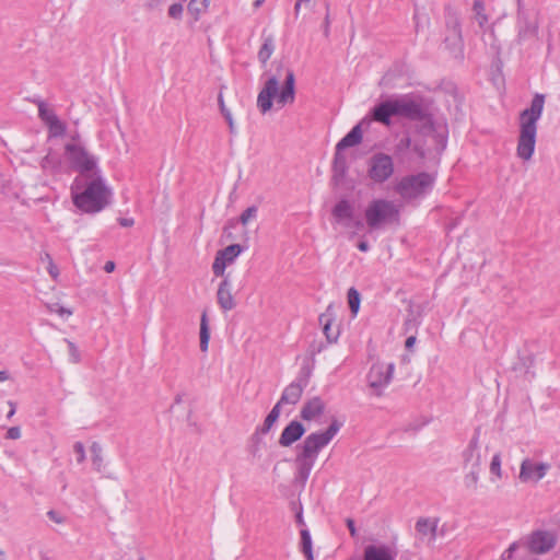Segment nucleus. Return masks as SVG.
Returning a JSON list of instances; mask_svg holds the SVG:
<instances>
[{
    "mask_svg": "<svg viewBox=\"0 0 560 560\" xmlns=\"http://www.w3.org/2000/svg\"><path fill=\"white\" fill-rule=\"evenodd\" d=\"M545 107V95L536 93L530 106L520 114V135L517 139L516 155L523 162L532 160L537 137V122Z\"/></svg>",
    "mask_w": 560,
    "mask_h": 560,
    "instance_id": "nucleus-1",
    "label": "nucleus"
},
{
    "mask_svg": "<svg viewBox=\"0 0 560 560\" xmlns=\"http://www.w3.org/2000/svg\"><path fill=\"white\" fill-rule=\"evenodd\" d=\"M341 428V423L334 419L327 430L314 432L305 438L296 456L299 477L306 481L315 465L318 453L330 443Z\"/></svg>",
    "mask_w": 560,
    "mask_h": 560,
    "instance_id": "nucleus-2",
    "label": "nucleus"
},
{
    "mask_svg": "<svg viewBox=\"0 0 560 560\" xmlns=\"http://www.w3.org/2000/svg\"><path fill=\"white\" fill-rule=\"evenodd\" d=\"M273 98L281 107L294 103L295 75L292 70H287L281 90H279V80L276 75L265 82L257 96V107L261 114L265 115L272 108Z\"/></svg>",
    "mask_w": 560,
    "mask_h": 560,
    "instance_id": "nucleus-3",
    "label": "nucleus"
},
{
    "mask_svg": "<svg viewBox=\"0 0 560 560\" xmlns=\"http://www.w3.org/2000/svg\"><path fill=\"white\" fill-rule=\"evenodd\" d=\"M110 192L101 178L92 179L82 192H73V203L85 213L102 211L109 203Z\"/></svg>",
    "mask_w": 560,
    "mask_h": 560,
    "instance_id": "nucleus-4",
    "label": "nucleus"
},
{
    "mask_svg": "<svg viewBox=\"0 0 560 560\" xmlns=\"http://www.w3.org/2000/svg\"><path fill=\"white\" fill-rule=\"evenodd\" d=\"M370 230H381L386 225L398 222L399 209L394 201L387 199L372 200L364 211Z\"/></svg>",
    "mask_w": 560,
    "mask_h": 560,
    "instance_id": "nucleus-5",
    "label": "nucleus"
},
{
    "mask_svg": "<svg viewBox=\"0 0 560 560\" xmlns=\"http://www.w3.org/2000/svg\"><path fill=\"white\" fill-rule=\"evenodd\" d=\"M433 183V175L421 172L401 178L396 186V191L405 199H415L427 194L432 188Z\"/></svg>",
    "mask_w": 560,
    "mask_h": 560,
    "instance_id": "nucleus-6",
    "label": "nucleus"
},
{
    "mask_svg": "<svg viewBox=\"0 0 560 560\" xmlns=\"http://www.w3.org/2000/svg\"><path fill=\"white\" fill-rule=\"evenodd\" d=\"M65 152L72 167L83 175H93L96 171V158L79 143H67Z\"/></svg>",
    "mask_w": 560,
    "mask_h": 560,
    "instance_id": "nucleus-7",
    "label": "nucleus"
},
{
    "mask_svg": "<svg viewBox=\"0 0 560 560\" xmlns=\"http://www.w3.org/2000/svg\"><path fill=\"white\" fill-rule=\"evenodd\" d=\"M394 114L397 117L409 120H422L425 117V109L420 98L405 94L390 97Z\"/></svg>",
    "mask_w": 560,
    "mask_h": 560,
    "instance_id": "nucleus-8",
    "label": "nucleus"
},
{
    "mask_svg": "<svg viewBox=\"0 0 560 560\" xmlns=\"http://www.w3.org/2000/svg\"><path fill=\"white\" fill-rule=\"evenodd\" d=\"M538 27L537 18L524 11L521 8V1H518L516 22L517 35L515 39L517 45H524L536 40L538 37Z\"/></svg>",
    "mask_w": 560,
    "mask_h": 560,
    "instance_id": "nucleus-9",
    "label": "nucleus"
},
{
    "mask_svg": "<svg viewBox=\"0 0 560 560\" xmlns=\"http://www.w3.org/2000/svg\"><path fill=\"white\" fill-rule=\"evenodd\" d=\"M550 464L534 457H526L520 466L518 479L523 483H538L549 471Z\"/></svg>",
    "mask_w": 560,
    "mask_h": 560,
    "instance_id": "nucleus-10",
    "label": "nucleus"
},
{
    "mask_svg": "<svg viewBox=\"0 0 560 560\" xmlns=\"http://www.w3.org/2000/svg\"><path fill=\"white\" fill-rule=\"evenodd\" d=\"M369 177L374 182L382 184L389 179L394 174V162L390 155L376 153L370 159Z\"/></svg>",
    "mask_w": 560,
    "mask_h": 560,
    "instance_id": "nucleus-11",
    "label": "nucleus"
},
{
    "mask_svg": "<svg viewBox=\"0 0 560 560\" xmlns=\"http://www.w3.org/2000/svg\"><path fill=\"white\" fill-rule=\"evenodd\" d=\"M394 369V363H375L372 365L368 381L370 387L374 388L377 395H381L382 389L392 381Z\"/></svg>",
    "mask_w": 560,
    "mask_h": 560,
    "instance_id": "nucleus-12",
    "label": "nucleus"
},
{
    "mask_svg": "<svg viewBox=\"0 0 560 560\" xmlns=\"http://www.w3.org/2000/svg\"><path fill=\"white\" fill-rule=\"evenodd\" d=\"M488 453V446L482 450L478 445V435H474L463 452V465L465 469L480 470Z\"/></svg>",
    "mask_w": 560,
    "mask_h": 560,
    "instance_id": "nucleus-13",
    "label": "nucleus"
},
{
    "mask_svg": "<svg viewBox=\"0 0 560 560\" xmlns=\"http://www.w3.org/2000/svg\"><path fill=\"white\" fill-rule=\"evenodd\" d=\"M243 252L240 244H232L219 250L212 264V271L215 277H225V268L232 264Z\"/></svg>",
    "mask_w": 560,
    "mask_h": 560,
    "instance_id": "nucleus-14",
    "label": "nucleus"
},
{
    "mask_svg": "<svg viewBox=\"0 0 560 560\" xmlns=\"http://www.w3.org/2000/svg\"><path fill=\"white\" fill-rule=\"evenodd\" d=\"M308 376H310L308 372H302L292 383H290L284 388L278 404L295 405L300 400L304 388L308 384Z\"/></svg>",
    "mask_w": 560,
    "mask_h": 560,
    "instance_id": "nucleus-15",
    "label": "nucleus"
},
{
    "mask_svg": "<svg viewBox=\"0 0 560 560\" xmlns=\"http://www.w3.org/2000/svg\"><path fill=\"white\" fill-rule=\"evenodd\" d=\"M217 301L220 308L224 312L232 311L236 306V301L232 294V282L229 275L223 277L218 287Z\"/></svg>",
    "mask_w": 560,
    "mask_h": 560,
    "instance_id": "nucleus-16",
    "label": "nucleus"
},
{
    "mask_svg": "<svg viewBox=\"0 0 560 560\" xmlns=\"http://www.w3.org/2000/svg\"><path fill=\"white\" fill-rule=\"evenodd\" d=\"M366 121L364 118L358 125H355L350 132H348L336 145V158H335V168H338L339 165V152L351 147H355L362 141V125Z\"/></svg>",
    "mask_w": 560,
    "mask_h": 560,
    "instance_id": "nucleus-17",
    "label": "nucleus"
},
{
    "mask_svg": "<svg viewBox=\"0 0 560 560\" xmlns=\"http://www.w3.org/2000/svg\"><path fill=\"white\" fill-rule=\"evenodd\" d=\"M556 545L555 536L549 532H535L529 540V549L534 553H546Z\"/></svg>",
    "mask_w": 560,
    "mask_h": 560,
    "instance_id": "nucleus-18",
    "label": "nucleus"
},
{
    "mask_svg": "<svg viewBox=\"0 0 560 560\" xmlns=\"http://www.w3.org/2000/svg\"><path fill=\"white\" fill-rule=\"evenodd\" d=\"M416 530L420 539L431 544L438 536V520L430 517H421L416 523Z\"/></svg>",
    "mask_w": 560,
    "mask_h": 560,
    "instance_id": "nucleus-19",
    "label": "nucleus"
},
{
    "mask_svg": "<svg viewBox=\"0 0 560 560\" xmlns=\"http://www.w3.org/2000/svg\"><path fill=\"white\" fill-rule=\"evenodd\" d=\"M305 433L303 424L296 420L291 421L282 431L279 438V444L283 447L292 445Z\"/></svg>",
    "mask_w": 560,
    "mask_h": 560,
    "instance_id": "nucleus-20",
    "label": "nucleus"
},
{
    "mask_svg": "<svg viewBox=\"0 0 560 560\" xmlns=\"http://www.w3.org/2000/svg\"><path fill=\"white\" fill-rule=\"evenodd\" d=\"M395 116L392 100L387 98L371 109V118L387 127L392 125V117Z\"/></svg>",
    "mask_w": 560,
    "mask_h": 560,
    "instance_id": "nucleus-21",
    "label": "nucleus"
},
{
    "mask_svg": "<svg viewBox=\"0 0 560 560\" xmlns=\"http://www.w3.org/2000/svg\"><path fill=\"white\" fill-rule=\"evenodd\" d=\"M319 324L323 326V331L328 342L337 341L339 337V330L332 329L331 325L335 320V308L332 304H329L326 311L318 317Z\"/></svg>",
    "mask_w": 560,
    "mask_h": 560,
    "instance_id": "nucleus-22",
    "label": "nucleus"
},
{
    "mask_svg": "<svg viewBox=\"0 0 560 560\" xmlns=\"http://www.w3.org/2000/svg\"><path fill=\"white\" fill-rule=\"evenodd\" d=\"M396 552L388 546L370 545L364 549L363 560H395Z\"/></svg>",
    "mask_w": 560,
    "mask_h": 560,
    "instance_id": "nucleus-23",
    "label": "nucleus"
},
{
    "mask_svg": "<svg viewBox=\"0 0 560 560\" xmlns=\"http://www.w3.org/2000/svg\"><path fill=\"white\" fill-rule=\"evenodd\" d=\"M325 402L319 397H313L307 400L301 409V418L311 421L323 415Z\"/></svg>",
    "mask_w": 560,
    "mask_h": 560,
    "instance_id": "nucleus-24",
    "label": "nucleus"
},
{
    "mask_svg": "<svg viewBox=\"0 0 560 560\" xmlns=\"http://www.w3.org/2000/svg\"><path fill=\"white\" fill-rule=\"evenodd\" d=\"M332 215L338 223H341L345 226H350L349 221L353 219V207L348 200H340L334 207Z\"/></svg>",
    "mask_w": 560,
    "mask_h": 560,
    "instance_id": "nucleus-25",
    "label": "nucleus"
},
{
    "mask_svg": "<svg viewBox=\"0 0 560 560\" xmlns=\"http://www.w3.org/2000/svg\"><path fill=\"white\" fill-rule=\"evenodd\" d=\"M275 51V42L272 36H266L264 38V43L258 51V59L261 63H267V61L270 59L271 55Z\"/></svg>",
    "mask_w": 560,
    "mask_h": 560,
    "instance_id": "nucleus-26",
    "label": "nucleus"
},
{
    "mask_svg": "<svg viewBox=\"0 0 560 560\" xmlns=\"http://www.w3.org/2000/svg\"><path fill=\"white\" fill-rule=\"evenodd\" d=\"M33 103L36 104L38 108V117L45 125H47L48 122L58 117L56 113L52 109H50L44 101L34 100Z\"/></svg>",
    "mask_w": 560,
    "mask_h": 560,
    "instance_id": "nucleus-27",
    "label": "nucleus"
},
{
    "mask_svg": "<svg viewBox=\"0 0 560 560\" xmlns=\"http://www.w3.org/2000/svg\"><path fill=\"white\" fill-rule=\"evenodd\" d=\"M301 551L304 553L307 560H314L312 550V538L308 529L303 528L301 530Z\"/></svg>",
    "mask_w": 560,
    "mask_h": 560,
    "instance_id": "nucleus-28",
    "label": "nucleus"
},
{
    "mask_svg": "<svg viewBox=\"0 0 560 560\" xmlns=\"http://www.w3.org/2000/svg\"><path fill=\"white\" fill-rule=\"evenodd\" d=\"M501 453L497 452L492 455L491 462H490V474L492 475L491 481H497L502 478V469H501Z\"/></svg>",
    "mask_w": 560,
    "mask_h": 560,
    "instance_id": "nucleus-29",
    "label": "nucleus"
},
{
    "mask_svg": "<svg viewBox=\"0 0 560 560\" xmlns=\"http://www.w3.org/2000/svg\"><path fill=\"white\" fill-rule=\"evenodd\" d=\"M280 407L281 405L277 402L271 409V411L268 413L260 429L261 433H267L272 428L275 422L278 420L280 416Z\"/></svg>",
    "mask_w": 560,
    "mask_h": 560,
    "instance_id": "nucleus-30",
    "label": "nucleus"
},
{
    "mask_svg": "<svg viewBox=\"0 0 560 560\" xmlns=\"http://www.w3.org/2000/svg\"><path fill=\"white\" fill-rule=\"evenodd\" d=\"M210 334L207 323V315L206 313L201 316V323H200V350L202 352H206L208 350Z\"/></svg>",
    "mask_w": 560,
    "mask_h": 560,
    "instance_id": "nucleus-31",
    "label": "nucleus"
},
{
    "mask_svg": "<svg viewBox=\"0 0 560 560\" xmlns=\"http://www.w3.org/2000/svg\"><path fill=\"white\" fill-rule=\"evenodd\" d=\"M348 304L353 316H355L360 308L361 296L357 289L350 288L348 290Z\"/></svg>",
    "mask_w": 560,
    "mask_h": 560,
    "instance_id": "nucleus-32",
    "label": "nucleus"
},
{
    "mask_svg": "<svg viewBox=\"0 0 560 560\" xmlns=\"http://www.w3.org/2000/svg\"><path fill=\"white\" fill-rule=\"evenodd\" d=\"M474 12H475V19L478 22L479 26L482 28L487 25L489 19L487 14L485 13V4L480 0H476L474 2Z\"/></svg>",
    "mask_w": 560,
    "mask_h": 560,
    "instance_id": "nucleus-33",
    "label": "nucleus"
},
{
    "mask_svg": "<svg viewBox=\"0 0 560 560\" xmlns=\"http://www.w3.org/2000/svg\"><path fill=\"white\" fill-rule=\"evenodd\" d=\"M50 137H62L66 133V125L58 117L47 125Z\"/></svg>",
    "mask_w": 560,
    "mask_h": 560,
    "instance_id": "nucleus-34",
    "label": "nucleus"
},
{
    "mask_svg": "<svg viewBox=\"0 0 560 560\" xmlns=\"http://www.w3.org/2000/svg\"><path fill=\"white\" fill-rule=\"evenodd\" d=\"M209 0H190L188 4L189 12L198 20L199 15L207 10Z\"/></svg>",
    "mask_w": 560,
    "mask_h": 560,
    "instance_id": "nucleus-35",
    "label": "nucleus"
},
{
    "mask_svg": "<svg viewBox=\"0 0 560 560\" xmlns=\"http://www.w3.org/2000/svg\"><path fill=\"white\" fill-rule=\"evenodd\" d=\"M480 470L467 469L464 476V485L469 490H476L478 488Z\"/></svg>",
    "mask_w": 560,
    "mask_h": 560,
    "instance_id": "nucleus-36",
    "label": "nucleus"
},
{
    "mask_svg": "<svg viewBox=\"0 0 560 560\" xmlns=\"http://www.w3.org/2000/svg\"><path fill=\"white\" fill-rule=\"evenodd\" d=\"M101 452H102V447L98 443L94 442L92 445H91V453H92V460H93V464L95 466V468L97 470H101V466H102V455H101Z\"/></svg>",
    "mask_w": 560,
    "mask_h": 560,
    "instance_id": "nucleus-37",
    "label": "nucleus"
},
{
    "mask_svg": "<svg viewBox=\"0 0 560 560\" xmlns=\"http://www.w3.org/2000/svg\"><path fill=\"white\" fill-rule=\"evenodd\" d=\"M411 148V138L410 137H402L395 147V152L397 154H404L406 151L410 150Z\"/></svg>",
    "mask_w": 560,
    "mask_h": 560,
    "instance_id": "nucleus-38",
    "label": "nucleus"
},
{
    "mask_svg": "<svg viewBox=\"0 0 560 560\" xmlns=\"http://www.w3.org/2000/svg\"><path fill=\"white\" fill-rule=\"evenodd\" d=\"M257 214V207L252 206L248 207L240 217V221L243 225H246L252 219H254Z\"/></svg>",
    "mask_w": 560,
    "mask_h": 560,
    "instance_id": "nucleus-39",
    "label": "nucleus"
},
{
    "mask_svg": "<svg viewBox=\"0 0 560 560\" xmlns=\"http://www.w3.org/2000/svg\"><path fill=\"white\" fill-rule=\"evenodd\" d=\"M45 258H47V270H48V273L51 276V278L54 280H57L58 279V276H59V269L58 267L55 265L50 254L48 253H45Z\"/></svg>",
    "mask_w": 560,
    "mask_h": 560,
    "instance_id": "nucleus-40",
    "label": "nucleus"
},
{
    "mask_svg": "<svg viewBox=\"0 0 560 560\" xmlns=\"http://www.w3.org/2000/svg\"><path fill=\"white\" fill-rule=\"evenodd\" d=\"M66 342H67L68 348H69V357H70L71 362H72V363H78V362L80 361V352H79V349H78V348H77V346H75L72 341H70V340L66 339Z\"/></svg>",
    "mask_w": 560,
    "mask_h": 560,
    "instance_id": "nucleus-41",
    "label": "nucleus"
},
{
    "mask_svg": "<svg viewBox=\"0 0 560 560\" xmlns=\"http://www.w3.org/2000/svg\"><path fill=\"white\" fill-rule=\"evenodd\" d=\"M183 11H184V8H183V4L182 3H173L170 8H168V15L172 18V19H180L182 15H183Z\"/></svg>",
    "mask_w": 560,
    "mask_h": 560,
    "instance_id": "nucleus-42",
    "label": "nucleus"
},
{
    "mask_svg": "<svg viewBox=\"0 0 560 560\" xmlns=\"http://www.w3.org/2000/svg\"><path fill=\"white\" fill-rule=\"evenodd\" d=\"M410 150L416 153L420 159L425 158V149L424 144L421 141H413L411 140V148Z\"/></svg>",
    "mask_w": 560,
    "mask_h": 560,
    "instance_id": "nucleus-43",
    "label": "nucleus"
},
{
    "mask_svg": "<svg viewBox=\"0 0 560 560\" xmlns=\"http://www.w3.org/2000/svg\"><path fill=\"white\" fill-rule=\"evenodd\" d=\"M73 451L77 454V462L79 464L83 463L85 460V451L83 444L81 442H75L73 445Z\"/></svg>",
    "mask_w": 560,
    "mask_h": 560,
    "instance_id": "nucleus-44",
    "label": "nucleus"
},
{
    "mask_svg": "<svg viewBox=\"0 0 560 560\" xmlns=\"http://www.w3.org/2000/svg\"><path fill=\"white\" fill-rule=\"evenodd\" d=\"M47 516L49 517V520H51L52 522L57 523V524H62L65 522V517L56 512L55 510H50L47 512Z\"/></svg>",
    "mask_w": 560,
    "mask_h": 560,
    "instance_id": "nucleus-45",
    "label": "nucleus"
},
{
    "mask_svg": "<svg viewBox=\"0 0 560 560\" xmlns=\"http://www.w3.org/2000/svg\"><path fill=\"white\" fill-rule=\"evenodd\" d=\"M7 439H10V440H18L21 438V429L20 427H11L8 431H7Z\"/></svg>",
    "mask_w": 560,
    "mask_h": 560,
    "instance_id": "nucleus-46",
    "label": "nucleus"
},
{
    "mask_svg": "<svg viewBox=\"0 0 560 560\" xmlns=\"http://www.w3.org/2000/svg\"><path fill=\"white\" fill-rule=\"evenodd\" d=\"M518 548V545L517 542H513L512 545H510V547L503 552L502 555V558L504 560H509L513 557L515 550Z\"/></svg>",
    "mask_w": 560,
    "mask_h": 560,
    "instance_id": "nucleus-47",
    "label": "nucleus"
},
{
    "mask_svg": "<svg viewBox=\"0 0 560 560\" xmlns=\"http://www.w3.org/2000/svg\"><path fill=\"white\" fill-rule=\"evenodd\" d=\"M451 30H452V34H453V36H454V39H455V40H457V42H459V40H460L462 35H460V27H459V23H458V21H457V20H454V22H453V25H452V28H451Z\"/></svg>",
    "mask_w": 560,
    "mask_h": 560,
    "instance_id": "nucleus-48",
    "label": "nucleus"
},
{
    "mask_svg": "<svg viewBox=\"0 0 560 560\" xmlns=\"http://www.w3.org/2000/svg\"><path fill=\"white\" fill-rule=\"evenodd\" d=\"M223 117H224V119L226 120V122L229 125L230 132L231 133H235V125H234L232 113L231 112H226L223 115Z\"/></svg>",
    "mask_w": 560,
    "mask_h": 560,
    "instance_id": "nucleus-49",
    "label": "nucleus"
},
{
    "mask_svg": "<svg viewBox=\"0 0 560 560\" xmlns=\"http://www.w3.org/2000/svg\"><path fill=\"white\" fill-rule=\"evenodd\" d=\"M218 103H219L220 112H221V114H222V115H224L226 112H231V110L226 107V105H225V103H224L222 92H220V93H219V95H218Z\"/></svg>",
    "mask_w": 560,
    "mask_h": 560,
    "instance_id": "nucleus-50",
    "label": "nucleus"
},
{
    "mask_svg": "<svg viewBox=\"0 0 560 560\" xmlns=\"http://www.w3.org/2000/svg\"><path fill=\"white\" fill-rule=\"evenodd\" d=\"M346 524H347V527L349 528L350 535L352 537H355L357 536V528H355L354 521L352 518H347L346 520Z\"/></svg>",
    "mask_w": 560,
    "mask_h": 560,
    "instance_id": "nucleus-51",
    "label": "nucleus"
},
{
    "mask_svg": "<svg viewBox=\"0 0 560 560\" xmlns=\"http://www.w3.org/2000/svg\"><path fill=\"white\" fill-rule=\"evenodd\" d=\"M135 223L133 219L131 218H120L119 219V224L124 228H129V226H132Z\"/></svg>",
    "mask_w": 560,
    "mask_h": 560,
    "instance_id": "nucleus-52",
    "label": "nucleus"
},
{
    "mask_svg": "<svg viewBox=\"0 0 560 560\" xmlns=\"http://www.w3.org/2000/svg\"><path fill=\"white\" fill-rule=\"evenodd\" d=\"M295 521H296L298 525H300V526H304L305 525V522H304V518H303V512H302V508L301 506H300L299 511L296 512Z\"/></svg>",
    "mask_w": 560,
    "mask_h": 560,
    "instance_id": "nucleus-53",
    "label": "nucleus"
},
{
    "mask_svg": "<svg viewBox=\"0 0 560 560\" xmlns=\"http://www.w3.org/2000/svg\"><path fill=\"white\" fill-rule=\"evenodd\" d=\"M50 311H54L56 313H58L60 316H63V315H71L72 312L62 307V306H58L57 308H50Z\"/></svg>",
    "mask_w": 560,
    "mask_h": 560,
    "instance_id": "nucleus-54",
    "label": "nucleus"
},
{
    "mask_svg": "<svg viewBox=\"0 0 560 560\" xmlns=\"http://www.w3.org/2000/svg\"><path fill=\"white\" fill-rule=\"evenodd\" d=\"M415 342H416V337L415 336H410V337H408L406 339L405 347L407 349H411L413 347Z\"/></svg>",
    "mask_w": 560,
    "mask_h": 560,
    "instance_id": "nucleus-55",
    "label": "nucleus"
},
{
    "mask_svg": "<svg viewBox=\"0 0 560 560\" xmlns=\"http://www.w3.org/2000/svg\"><path fill=\"white\" fill-rule=\"evenodd\" d=\"M115 269V262L114 261H106L105 266H104V270L106 272H113Z\"/></svg>",
    "mask_w": 560,
    "mask_h": 560,
    "instance_id": "nucleus-56",
    "label": "nucleus"
},
{
    "mask_svg": "<svg viewBox=\"0 0 560 560\" xmlns=\"http://www.w3.org/2000/svg\"><path fill=\"white\" fill-rule=\"evenodd\" d=\"M358 248L361 250V252H368L370 246H369V243L365 242V241H361L359 242L358 244Z\"/></svg>",
    "mask_w": 560,
    "mask_h": 560,
    "instance_id": "nucleus-57",
    "label": "nucleus"
},
{
    "mask_svg": "<svg viewBox=\"0 0 560 560\" xmlns=\"http://www.w3.org/2000/svg\"><path fill=\"white\" fill-rule=\"evenodd\" d=\"M10 373L8 371H0V382L10 380Z\"/></svg>",
    "mask_w": 560,
    "mask_h": 560,
    "instance_id": "nucleus-58",
    "label": "nucleus"
},
{
    "mask_svg": "<svg viewBox=\"0 0 560 560\" xmlns=\"http://www.w3.org/2000/svg\"><path fill=\"white\" fill-rule=\"evenodd\" d=\"M10 411L8 412L7 418L10 419L15 413V405L12 401H9Z\"/></svg>",
    "mask_w": 560,
    "mask_h": 560,
    "instance_id": "nucleus-59",
    "label": "nucleus"
},
{
    "mask_svg": "<svg viewBox=\"0 0 560 560\" xmlns=\"http://www.w3.org/2000/svg\"><path fill=\"white\" fill-rule=\"evenodd\" d=\"M302 3H304L302 0H298L296 1L295 5H294L295 15L299 14V11H300V8H301Z\"/></svg>",
    "mask_w": 560,
    "mask_h": 560,
    "instance_id": "nucleus-60",
    "label": "nucleus"
},
{
    "mask_svg": "<svg viewBox=\"0 0 560 560\" xmlns=\"http://www.w3.org/2000/svg\"><path fill=\"white\" fill-rule=\"evenodd\" d=\"M354 226H355L357 229H361V228L363 226V224H362V222H361V221H355V222H354Z\"/></svg>",
    "mask_w": 560,
    "mask_h": 560,
    "instance_id": "nucleus-61",
    "label": "nucleus"
},
{
    "mask_svg": "<svg viewBox=\"0 0 560 560\" xmlns=\"http://www.w3.org/2000/svg\"><path fill=\"white\" fill-rule=\"evenodd\" d=\"M265 0H255L254 5L258 8Z\"/></svg>",
    "mask_w": 560,
    "mask_h": 560,
    "instance_id": "nucleus-62",
    "label": "nucleus"
},
{
    "mask_svg": "<svg viewBox=\"0 0 560 560\" xmlns=\"http://www.w3.org/2000/svg\"><path fill=\"white\" fill-rule=\"evenodd\" d=\"M79 138H80V136H79L78 133H75V135L72 137V139H73L74 141H78V140H79Z\"/></svg>",
    "mask_w": 560,
    "mask_h": 560,
    "instance_id": "nucleus-63",
    "label": "nucleus"
},
{
    "mask_svg": "<svg viewBox=\"0 0 560 560\" xmlns=\"http://www.w3.org/2000/svg\"><path fill=\"white\" fill-rule=\"evenodd\" d=\"M40 260L47 262V258H45V253L40 256Z\"/></svg>",
    "mask_w": 560,
    "mask_h": 560,
    "instance_id": "nucleus-64",
    "label": "nucleus"
}]
</instances>
